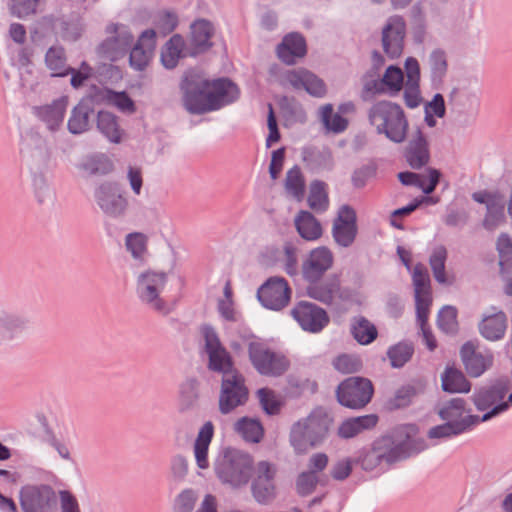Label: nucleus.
<instances>
[{
	"label": "nucleus",
	"mask_w": 512,
	"mask_h": 512,
	"mask_svg": "<svg viewBox=\"0 0 512 512\" xmlns=\"http://www.w3.org/2000/svg\"><path fill=\"white\" fill-rule=\"evenodd\" d=\"M183 89L184 106L194 114L217 110L235 101L239 96L238 87L228 79H186Z\"/></svg>",
	"instance_id": "f257e3e1"
},
{
	"label": "nucleus",
	"mask_w": 512,
	"mask_h": 512,
	"mask_svg": "<svg viewBox=\"0 0 512 512\" xmlns=\"http://www.w3.org/2000/svg\"><path fill=\"white\" fill-rule=\"evenodd\" d=\"M369 123L393 142L405 140L408 121L402 107L388 100L375 102L368 110Z\"/></svg>",
	"instance_id": "f03ea898"
},
{
	"label": "nucleus",
	"mask_w": 512,
	"mask_h": 512,
	"mask_svg": "<svg viewBox=\"0 0 512 512\" xmlns=\"http://www.w3.org/2000/svg\"><path fill=\"white\" fill-rule=\"evenodd\" d=\"M332 420L322 410H314L309 416L296 422L290 431V443L297 453H305L320 445L328 435Z\"/></svg>",
	"instance_id": "7ed1b4c3"
},
{
	"label": "nucleus",
	"mask_w": 512,
	"mask_h": 512,
	"mask_svg": "<svg viewBox=\"0 0 512 512\" xmlns=\"http://www.w3.org/2000/svg\"><path fill=\"white\" fill-rule=\"evenodd\" d=\"M252 470V457L235 449H226L215 464V472L219 480L233 488L247 485Z\"/></svg>",
	"instance_id": "20e7f679"
},
{
	"label": "nucleus",
	"mask_w": 512,
	"mask_h": 512,
	"mask_svg": "<svg viewBox=\"0 0 512 512\" xmlns=\"http://www.w3.org/2000/svg\"><path fill=\"white\" fill-rule=\"evenodd\" d=\"M512 388L511 379L501 377L495 380L491 385L484 386L475 391L473 394V403L479 411H487L481 418L480 422L487 421L492 417L506 411L512 405V394L505 401V396Z\"/></svg>",
	"instance_id": "39448f33"
},
{
	"label": "nucleus",
	"mask_w": 512,
	"mask_h": 512,
	"mask_svg": "<svg viewBox=\"0 0 512 512\" xmlns=\"http://www.w3.org/2000/svg\"><path fill=\"white\" fill-rule=\"evenodd\" d=\"M168 284V274L161 270L147 269L136 279V294L149 308L167 314L169 312L163 293Z\"/></svg>",
	"instance_id": "423d86ee"
},
{
	"label": "nucleus",
	"mask_w": 512,
	"mask_h": 512,
	"mask_svg": "<svg viewBox=\"0 0 512 512\" xmlns=\"http://www.w3.org/2000/svg\"><path fill=\"white\" fill-rule=\"evenodd\" d=\"M94 199L100 210L112 218L123 217L129 208L125 191L115 181L98 185L94 190Z\"/></svg>",
	"instance_id": "0eeeda50"
},
{
	"label": "nucleus",
	"mask_w": 512,
	"mask_h": 512,
	"mask_svg": "<svg viewBox=\"0 0 512 512\" xmlns=\"http://www.w3.org/2000/svg\"><path fill=\"white\" fill-rule=\"evenodd\" d=\"M253 367L262 375L279 376L289 367L288 359L260 342H251L248 348Z\"/></svg>",
	"instance_id": "6e6552de"
},
{
	"label": "nucleus",
	"mask_w": 512,
	"mask_h": 512,
	"mask_svg": "<svg viewBox=\"0 0 512 512\" xmlns=\"http://www.w3.org/2000/svg\"><path fill=\"white\" fill-rule=\"evenodd\" d=\"M336 394L341 405L352 409H360L370 402L373 395V386L368 379L350 377L340 383Z\"/></svg>",
	"instance_id": "1a4fd4ad"
},
{
	"label": "nucleus",
	"mask_w": 512,
	"mask_h": 512,
	"mask_svg": "<svg viewBox=\"0 0 512 512\" xmlns=\"http://www.w3.org/2000/svg\"><path fill=\"white\" fill-rule=\"evenodd\" d=\"M57 498L49 485H27L20 491V504L24 512H55Z\"/></svg>",
	"instance_id": "9d476101"
},
{
	"label": "nucleus",
	"mask_w": 512,
	"mask_h": 512,
	"mask_svg": "<svg viewBox=\"0 0 512 512\" xmlns=\"http://www.w3.org/2000/svg\"><path fill=\"white\" fill-rule=\"evenodd\" d=\"M248 399V389L243 376L239 373H230L223 376L219 396V410L228 414Z\"/></svg>",
	"instance_id": "9b49d317"
},
{
	"label": "nucleus",
	"mask_w": 512,
	"mask_h": 512,
	"mask_svg": "<svg viewBox=\"0 0 512 512\" xmlns=\"http://www.w3.org/2000/svg\"><path fill=\"white\" fill-rule=\"evenodd\" d=\"M257 297L264 307L277 311L288 305L291 289L284 278L271 277L258 289Z\"/></svg>",
	"instance_id": "f8f14e48"
},
{
	"label": "nucleus",
	"mask_w": 512,
	"mask_h": 512,
	"mask_svg": "<svg viewBox=\"0 0 512 512\" xmlns=\"http://www.w3.org/2000/svg\"><path fill=\"white\" fill-rule=\"evenodd\" d=\"M206 351L209 356V368L226 376L238 372L233 367L232 359L226 349L221 345L219 338L212 328L203 329Z\"/></svg>",
	"instance_id": "ddd939ff"
},
{
	"label": "nucleus",
	"mask_w": 512,
	"mask_h": 512,
	"mask_svg": "<svg viewBox=\"0 0 512 512\" xmlns=\"http://www.w3.org/2000/svg\"><path fill=\"white\" fill-rule=\"evenodd\" d=\"M292 317L301 328L312 333L320 332L329 323L326 311L316 304L301 301L291 310Z\"/></svg>",
	"instance_id": "4468645a"
},
{
	"label": "nucleus",
	"mask_w": 512,
	"mask_h": 512,
	"mask_svg": "<svg viewBox=\"0 0 512 512\" xmlns=\"http://www.w3.org/2000/svg\"><path fill=\"white\" fill-rule=\"evenodd\" d=\"M405 34L404 19L398 15L389 17L382 29V47L389 58H398L403 53Z\"/></svg>",
	"instance_id": "2eb2a0df"
},
{
	"label": "nucleus",
	"mask_w": 512,
	"mask_h": 512,
	"mask_svg": "<svg viewBox=\"0 0 512 512\" xmlns=\"http://www.w3.org/2000/svg\"><path fill=\"white\" fill-rule=\"evenodd\" d=\"M334 255L332 251L319 246L312 249L302 263L301 272L307 282L320 280L322 276L332 268Z\"/></svg>",
	"instance_id": "dca6fc26"
},
{
	"label": "nucleus",
	"mask_w": 512,
	"mask_h": 512,
	"mask_svg": "<svg viewBox=\"0 0 512 512\" xmlns=\"http://www.w3.org/2000/svg\"><path fill=\"white\" fill-rule=\"evenodd\" d=\"M275 465L267 462H258L255 469V478L252 482V493L259 503H267L275 496L274 478L276 476Z\"/></svg>",
	"instance_id": "f3484780"
},
{
	"label": "nucleus",
	"mask_w": 512,
	"mask_h": 512,
	"mask_svg": "<svg viewBox=\"0 0 512 512\" xmlns=\"http://www.w3.org/2000/svg\"><path fill=\"white\" fill-rule=\"evenodd\" d=\"M400 457V449L393 445L390 437H382L362 456L361 466L365 470L375 469L382 461L392 463Z\"/></svg>",
	"instance_id": "a211bd4d"
},
{
	"label": "nucleus",
	"mask_w": 512,
	"mask_h": 512,
	"mask_svg": "<svg viewBox=\"0 0 512 512\" xmlns=\"http://www.w3.org/2000/svg\"><path fill=\"white\" fill-rule=\"evenodd\" d=\"M415 290L416 313L424 319L430 313L432 304L431 285L428 272L423 264H417L412 273Z\"/></svg>",
	"instance_id": "6ab92c4d"
},
{
	"label": "nucleus",
	"mask_w": 512,
	"mask_h": 512,
	"mask_svg": "<svg viewBox=\"0 0 512 512\" xmlns=\"http://www.w3.org/2000/svg\"><path fill=\"white\" fill-rule=\"evenodd\" d=\"M357 233L356 213L349 206H342L334 221L332 234L335 242L343 247L350 246Z\"/></svg>",
	"instance_id": "aec40b11"
},
{
	"label": "nucleus",
	"mask_w": 512,
	"mask_h": 512,
	"mask_svg": "<svg viewBox=\"0 0 512 512\" xmlns=\"http://www.w3.org/2000/svg\"><path fill=\"white\" fill-rule=\"evenodd\" d=\"M107 32L113 36L106 39L100 46L101 52L106 55L111 61L117 60L121 57L131 46L133 36L124 27L116 24H110L107 27Z\"/></svg>",
	"instance_id": "412c9836"
},
{
	"label": "nucleus",
	"mask_w": 512,
	"mask_h": 512,
	"mask_svg": "<svg viewBox=\"0 0 512 512\" xmlns=\"http://www.w3.org/2000/svg\"><path fill=\"white\" fill-rule=\"evenodd\" d=\"M461 359L471 377L481 376L493 364V354L490 351H478L472 342H467L462 346Z\"/></svg>",
	"instance_id": "4be33fe9"
},
{
	"label": "nucleus",
	"mask_w": 512,
	"mask_h": 512,
	"mask_svg": "<svg viewBox=\"0 0 512 512\" xmlns=\"http://www.w3.org/2000/svg\"><path fill=\"white\" fill-rule=\"evenodd\" d=\"M283 80L294 89H305L315 97H322L326 94L324 82L305 69L289 70L284 74Z\"/></svg>",
	"instance_id": "5701e85b"
},
{
	"label": "nucleus",
	"mask_w": 512,
	"mask_h": 512,
	"mask_svg": "<svg viewBox=\"0 0 512 512\" xmlns=\"http://www.w3.org/2000/svg\"><path fill=\"white\" fill-rule=\"evenodd\" d=\"M406 82L404 88V101L407 107L416 108L421 104L420 67L418 61L409 57L405 61Z\"/></svg>",
	"instance_id": "b1692460"
},
{
	"label": "nucleus",
	"mask_w": 512,
	"mask_h": 512,
	"mask_svg": "<svg viewBox=\"0 0 512 512\" xmlns=\"http://www.w3.org/2000/svg\"><path fill=\"white\" fill-rule=\"evenodd\" d=\"M156 47V32L145 30L130 52V65L137 70H143L149 64Z\"/></svg>",
	"instance_id": "393cba45"
},
{
	"label": "nucleus",
	"mask_w": 512,
	"mask_h": 512,
	"mask_svg": "<svg viewBox=\"0 0 512 512\" xmlns=\"http://www.w3.org/2000/svg\"><path fill=\"white\" fill-rule=\"evenodd\" d=\"M215 427L211 421L205 422L199 429L193 443V454L199 469L206 470L210 466L209 447L214 437Z\"/></svg>",
	"instance_id": "a878e982"
},
{
	"label": "nucleus",
	"mask_w": 512,
	"mask_h": 512,
	"mask_svg": "<svg viewBox=\"0 0 512 512\" xmlns=\"http://www.w3.org/2000/svg\"><path fill=\"white\" fill-rule=\"evenodd\" d=\"M306 54L305 39L298 33L286 35L277 47L279 59L288 64H294L296 58H301Z\"/></svg>",
	"instance_id": "bb28decb"
},
{
	"label": "nucleus",
	"mask_w": 512,
	"mask_h": 512,
	"mask_svg": "<svg viewBox=\"0 0 512 512\" xmlns=\"http://www.w3.org/2000/svg\"><path fill=\"white\" fill-rule=\"evenodd\" d=\"M507 329V317L503 311L485 315L479 323L480 334L489 341L503 338Z\"/></svg>",
	"instance_id": "cd10ccee"
},
{
	"label": "nucleus",
	"mask_w": 512,
	"mask_h": 512,
	"mask_svg": "<svg viewBox=\"0 0 512 512\" xmlns=\"http://www.w3.org/2000/svg\"><path fill=\"white\" fill-rule=\"evenodd\" d=\"M378 423V416L368 414L344 420L338 427L337 434L340 438L350 439L358 436L366 430L374 428Z\"/></svg>",
	"instance_id": "c85d7f7f"
},
{
	"label": "nucleus",
	"mask_w": 512,
	"mask_h": 512,
	"mask_svg": "<svg viewBox=\"0 0 512 512\" xmlns=\"http://www.w3.org/2000/svg\"><path fill=\"white\" fill-rule=\"evenodd\" d=\"M439 416L448 423L466 422L472 418L471 423L467 425V430L480 423V417L466 414V403L462 398H453L446 403L440 410Z\"/></svg>",
	"instance_id": "c756f323"
},
{
	"label": "nucleus",
	"mask_w": 512,
	"mask_h": 512,
	"mask_svg": "<svg viewBox=\"0 0 512 512\" xmlns=\"http://www.w3.org/2000/svg\"><path fill=\"white\" fill-rule=\"evenodd\" d=\"M440 173L436 169H429L425 174L413 172H401L398 179L403 185H411L420 188L424 193L430 194L436 188Z\"/></svg>",
	"instance_id": "7c9ffc66"
},
{
	"label": "nucleus",
	"mask_w": 512,
	"mask_h": 512,
	"mask_svg": "<svg viewBox=\"0 0 512 512\" xmlns=\"http://www.w3.org/2000/svg\"><path fill=\"white\" fill-rule=\"evenodd\" d=\"M340 292V281L338 278H332L327 281L309 282L306 293L310 298L325 304H331Z\"/></svg>",
	"instance_id": "2f4dec72"
},
{
	"label": "nucleus",
	"mask_w": 512,
	"mask_h": 512,
	"mask_svg": "<svg viewBox=\"0 0 512 512\" xmlns=\"http://www.w3.org/2000/svg\"><path fill=\"white\" fill-rule=\"evenodd\" d=\"M67 100L64 98L55 100L50 105H44L36 109V115L46 123L47 127L54 131L59 128L64 120Z\"/></svg>",
	"instance_id": "473e14b6"
},
{
	"label": "nucleus",
	"mask_w": 512,
	"mask_h": 512,
	"mask_svg": "<svg viewBox=\"0 0 512 512\" xmlns=\"http://www.w3.org/2000/svg\"><path fill=\"white\" fill-rule=\"evenodd\" d=\"M295 226L299 235L307 241H316L323 234L321 224L308 211H301L296 216Z\"/></svg>",
	"instance_id": "72a5a7b5"
},
{
	"label": "nucleus",
	"mask_w": 512,
	"mask_h": 512,
	"mask_svg": "<svg viewBox=\"0 0 512 512\" xmlns=\"http://www.w3.org/2000/svg\"><path fill=\"white\" fill-rule=\"evenodd\" d=\"M350 332L361 345L371 344L378 336L376 326L364 316H355L351 319Z\"/></svg>",
	"instance_id": "f704fd0d"
},
{
	"label": "nucleus",
	"mask_w": 512,
	"mask_h": 512,
	"mask_svg": "<svg viewBox=\"0 0 512 512\" xmlns=\"http://www.w3.org/2000/svg\"><path fill=\"white\" fill-rule=\"evenodd\" d=\"M441 386L449 393H468L471 390V384L465 375L454 367H446L441 375Z\"/></svg>",
	"instance_id": "c9c22d12"
},
{
	"label": "nucleus",
	"mask_w": 512,
	"mask_h": 512,
	"mask_svg": "<svg viewBox=\"0 0 512 512\" xmlns=\"http://www.w3.org/2000/svg\"><path fill=\"white\" fill-rule=\"evenodd\" d=\"M406 159L412 168H420L428 162L427 143L420 131L410 141L406 150Z\"/></svg>",
	"instance_id": "e433bc0d"
},
{
	"label": "nucleus",
	"mask_w": 512,
	"mask_h": 512,
	"mask_svg": "<svg viewBox=\"0 0 512 512\" xmlns=\"http://www.w3.org/2000/svg\"><path fill=\"white\" fill-rule=\"evenodd\" d=\"M97 127L109 141L116 144L122 141L124 131L120 128L117 117L114 114L100 111L97 118Z\"/></svg>",
	"instance_id": "4c0bfd02"
},
{
	"label": "nucleus",
	"mask_w": 512,
	"mask_h": 512,
	"mask_svg": "<svg viewBox=\"0 0 512 512\" xmlns=\"http://www.w3.org/2000/svg\"><path fill=\"white\" fill-rule=\"evenodd\" d=\"M381 87L376 88L377 92H387L390 95H397L404 84V74L401 68L391 65L389 66L380 81Z\"/></svg>",
	"instance_id": "58836bf2"
},
{
	"label": "nucleus",
	"mask_w": 512,
	"mask_h": 512,
	"mask_svg": "<svg viewBox=\"0 0 512 512\" xmlns=\"http://www.w3.org/2000/svg\"><path fill=\"white\" fill-rule=\"evenodd\" d=\"M185 42L182 36L175 34L164 45L161 52L162 64L169 69L174 68L184 50Z\"/></svg>",
	"instance_id": "ea45409f"
},
{
	"label": "nucleus",
	"mask_w": 512,
	"mask_h": 512,
	"mask_svg": "<svg viewBox=\"0 0 512 512\" xmlns=\"http://www.w3.org/2000/svg\"><path fill=\"white\" fill-rule=\"evenodd\" d=\"M101 99L105 104L117 108L122 113L133 114L136 111L134 101L124 91L116 92L106 89L101 93Z\"/></svg>",
	"instance_id": "a19ab883"
},
{
	"label": "nucleus",
	"mask_w": 512,
	"mask_h": 512,
	"mask_svg": "<svg viewBox=\"0 0 512 512\" xmlns=\"http://www.w3.org/2000/svg\"><path fill=\"white\" fill-rule=\"evenodd\" d=\"M235 431L247 442L258 443L263 438L264 430L255 419L243 417L235 423Z\"/></svg>",
	"instance_id": "79ce46f5"
},
{
	"label": "nucleus",
	"mask_w": 512,
	"mask_h": 512,
	"mask_svg": "<svg viewBox=\"0 0 512 512\" xmlns=\"http://www.w3.org/2000/svg\"><path fill=\"white\" fill-rule=\"evenodd\" d=\"M213 35V27L206 20H197L191 25V40L198 51L211 46L210 39Z\"/></svg>",
	"instance_id": "37998d69"
},
{
	"label": "nucleus",
	"mask_w": 512,
	"mask_h": 512,
	"mask_svg": "<svg viewBox=\"0 0 512 512\" xmlns=\"http://www.w3.org/2000/svg\"><path fill=\"white\" fill-rule=\"evenodd\" d=\"M45 63L53 76H66L70 68L66 65L65 52L62 47L56 46L48 49Z\"/></svg>",
	"instance_id": "c03bdc74"
},
{
	"label": "nucleus",
	"mask_w": 512,
	"mask_h": 512,
	"mask_svg": "<svg viewBox=\"0 0 512 512\" xmlns=\"http://www.w3.org/2000/svg\"><path fill=\"white\" fill-rule=\"evenodd\" d=\"M321 121L327 131L341 133L346 130L348 121L338 113H333V106L326 104L320 109Z\"/></svg>",
	"instance_id": "a18cd8bd"
},
{
	"label": "nucleus",
	"mask_w": 512,
	"mask_h": 512,
	"mask_svg": "<svg viewBox=\"0 0 512 512\" xmlns=\"http://www.w3.org/2000/svg\"><path fill=\"white\" fill-rule=\"evenodd\" d=\"M447 259V250L444 246H437L433 249L429 264L433 272L435 280L444 284L447 283V277L445 273V262Z\"/></svg>",
	"instance_id": "49530a36"
},
{
	"label": "nucleus",
	"mask_w": 512,
	"mask_h": 512,
	"mask_svg": "<svg viewBox=\"0 0 512 512\" xmlns=\"http://www.w3.org/2000/svg\"><path fill=\"white\" fill-rule=\"evenodd\" d=\"M148 238L140 232L130 233L125 238L127 251L135 260L142 261L147 254Z\"/></svg>",
	"instance_id": "de8ad7c7"
},
{
	"label": "nucleus",
	"mask_w": 512,
	"mask_h": 512,
	"mask_svg": "<svg viewBox=\"0 0 512 512\" xmlns=\"http://www.w3.org/2000/svg\"><path fill=\"white\" fill-rule=\"evenodd\" d=\"M223 298L218 301V311L227 321H236L237 313L234 308L231 281L227 280L223 289Z\"/></svg>",
	"instance_id": "09e8293b"
},
{
	"label": "nucleus",
	"mask_w": 512,
	"mask_h": 512,
	"mask_svg": "<svg viewBox=\"0 0 512 512\" xmlns=\"http://www.w3.org/2000/svg\"><path fill=\"white\" fill-rule=\"evenodd\" d=\"M308 203L310 208L317 212L327 209L329 201L324 183L314 182L311 184Z\"/></svg>",
	"instance_id": "8fccbe9b"
},
{
	"label": "nucleus",
	"mask_w": 512,
	"mask_h": 512,
	"mask_svg": "<svg viewBox=\"0 0 512 512\" xmlns=\"http://www.w3.org/2000/svg\"><path fill=\"white\" fill-rule=\"evenodd\" d=\"M285 188L296 199L300 200L303 197L305 183L299 167L295 166L287 172Z\"/></svg>",
	"instance_id": "3c124183"
},
{
	"label": "nucleus",
	"mask_w": 512,
	"mask_h": 512,
	"mask_svg": "<svg viewBox=\"0 0 512 512\" xmlns=\"http://www.w3.org/2000/svg\"><path fill=\"white\" fill-rule=\"evenodd\" d=\"M472 418L466 420V422L448 423L435 426L428 432L430 438H446L461 434L467 430V425L471 423Z\"/></svg>",
	"instance_id": "603ef678"
},
{
	"label": "nucleus",
	"mask_w": 512,
	"mask_h": 512,
	"mask_svg": "<svg viewBox=\"0 0 512 512\" xmlns=\"http://www.w3.org/2000/svg\"><path fill=\"white\" fill-rule=\"evenodd\" d=\"M24 320L16 315L5 314L0 316V337L9 339L24 328Z\"/></svg>",
	"instance_id": "864d4df0"
},
{
	"label": "nucleus",
	"mask_w": 512,
	"mask_h": 512,
	"mask_svg": "<svg viewBox=\"0 0 512 512\" xmlns=\"http://www.w3.org/2000/svg\"><path fill=\"white\" fill-rule=\"evenodd\" d=\"M497 251L499 254V266L501 273L512 269V240L509 236L502 234L497 240Z\"/></svg>",
	"instance_id": "5fc2aeb1"
},
{
	"label": "nucleus",
	"mask_w": 512,
	"mask_h": 512,
	"mask_svg": "<svg viewBox=\"0 0 512 512\" xmlns=\"http://www.w3.org/2000/svg\"><path fill=\"white\" fill-rule=\"evenodd\" d=\"M89 125L88 110L85 106L79 105L72 111L68 120V129L73 134H79L87 130Z\"/></svg>",
	"instance_id": "6e6d98bb"
},
{
	"label": "nucleus",
	"mask_w": 512,
	"mask_h": 512,
	"mask_svg": "<svg viewBox=\"0 0 512 512\" xmlns=\"http://www.w3.org/2000/svg\"><path fill=\"white\" fill-rule=\"evenodd\" d=\"M413 346L408 343H398L388 350V357L393 367H402L413 354Z\"/></svg>",
	"instance_id": "4d7b16f0"
},
{
	"label": "nucleus",
	"mask_w": 512,
	"mask_h": 512,
	"mask_svg": "<svg viewBox=\"0 0 512 512\" xmlns=\"http://www.w3.org/2000/svg\"><path fill=\"white\" fill-rule=\"evenodd\" d=\"M333 366L343 374H350L358 372L362 367V362L356 355L342 354L333 360Z\"/></svg>",
	"instance_id": "13d9d810"
},
{
	"label": "nucleus",
	"mask_w": 512,
	"mask_h": 512,
	"mask_svg": "<svg viewBox=\"0 0 512 512\" xmlns=\"http://www.w3.org/2000/svg\"><path fill=\"white\" fill-rule=\"evenodd\" d=\"M438 326L446 333H453L457 329V310L452 306L444 307L438 315Z\"/></svg>",
	"instance_id": "bf43d9fd"
},
{
	"label": "nucleus",
	"mask_w": 512,
	"mask_h": 512,
	"mask_svg": "<svg viewBox=\"0 0 512 512\" xmlns=\"http://www.w3.org/2000/svg\"><path fill=\"white\" fill-rule=\"evenodd\" d=\"M258 397L261 406L266 413L273 415L279 412L281 403L272 390L268 388H262L258 390Z\"/></svg>",
	"instance_id": "052dcab7"
},
{
	"label": "nucleus",
	"mask_w": 512,
	"mask_h": 512,
	"mask_svg": "<svg viewBox=\"0 0 512 512\" xmlns=\"http://www.w3.org/2000/svg\"><path fill=\"white\" fill-rule=\"evenodd\" d=\"M318 483V476L313 472H302L296 482V488L300 495L306 496L311 494Z\"/></svg>",
	"instance_id": "680f3d73"
},
{
	"label": "nucleus",
	"mask_w": 512,
	"mask_h": 512,
	"mask_svg": "<svg viewBox=\"0 0 512 512\" xmlns=\"http://www.w3.org/2000/svg\"><path fill=\"white\" fill-rule=\"evenodd\" d=\"M39 0H11V13L19 18L34 14Z\"/></svg>",
	"instance_id": "e2e57ef3"
},
{
	"label": "nucleus",
	"mask_w": 512,
	"mask_h": 512,
	"mask_svg": "<svg viewBox=\"0 0 512 512\" xmlns=\"http://www.w3.org/2000/svg\"><path fill=\"white\" fill-rule=\"evenodd\" d=\"M431 72L434 78H441L447 71L446 55L443 51L432 52L429 58Z\"/></svg>",
	"instance_id": "0e129e2a"
},
{
	"label": "nucleus",
	"mask_w": 512,
	"mask_h": 512,
	"mask_svg": "<svg viewBox=\"0 0 512 512\" xmlns=\"http://www.w3.org/2000/svg\"><path fill=\"white\" fill-rule=\"evenodd\" d=\"M156 26L160 33L169 34L177 26V16L174 13L164 12L159 15Z\"/></svg>",
	"instance_id": "69168bd1"
},
{
	"label": "nucleus",
	"mask_w": 512,
	"mask_h": 512,
	"mask_svg": "<svg viewBox=\"0 0 512 512\" xmlns=\"http://www.w3.org/2000/svg\"><path fill=\"white\" fill-rule=\"evenodd\" d=\"M504 206L501 204L500 206H489L488 207V214L486 215L484 219V226L487 229H493L495 228L499 223H501L504 219V213H503Z\"/></svg>",
	"instance_id": "338daca9"
},
{
	"label": "nucleus",
	"mask_w": 512,
	"mask_h": 512,
	"mask_svg": "<svg viewBox=\"0 0 512 512\" xmlns=\"http://www.w3.org/2000/svg\"><path fill=\"white\" fill-rule=\"evenodd\" d=\"M61 512H81L76 497L67 490L59 492Z\"/></svg>",
	"instance_id": "774afa93"
}]
</instances>
